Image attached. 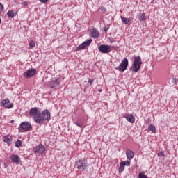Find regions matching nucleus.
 I'll return each mask as SVG.
<instances>
[{"instance_id":"nucleus-34","label":"nucleus","mask_w":178,"mask_h":178,"mask_svg":"<svg viewBox=\"0 0 178 178\" xmlns=\"http://www.w3.org/2000/svg\"><path fill=\"white\" fill-rule=\"evenodd\" d=\"M104 30L105 33H106V31H108V30H109V28L104 27Z\"/></svg>"},{"instance_id":"nucleus-18","label":"nucleus","mask_w":178,"mask_h":178,"mask_svg":"<svg viewBox=\"0 0 178 178\" xmlns=\"http://www.w3.org/2000/svg\"><path fill=\"white\" fill-rule=\"evenodd\" d=\"M3 141L8 143V145H10V143H12V137L9 138V136H5L3 137Z\"/></svg>"},{"instance_id":"nucleus-9","label":"nucleus","mask_w":178,"mask_h":178,"mask_svg":"<svg viewBox=\"0 0 178 178\" xmlns=\"http://www.w3.org/2000/svg\"><path fill=\"white\" fill-rule=\"evenodd\" d=\"M29 115L31 117L33 118L34 122H35V118H38V115H40L38 108H37V107L31 108L29 111Z\"/></svg>"},{"instance_id":"nucleus-29","label":"nucleus","mask_w":178,"mask_h":178,"mask_svg":"<svg viewBox=\"0 0 178 178\" xmlns=\"http://www.w3.org/2000/svg\"><path fill=\"white\" fill-rule=\"evenodd\" d=\"M99 9L100 10H102V12H105L106 10V8L104 6H100Z\"/></svg>"},{"instance_id":"nucleus-8","label":"nucleus","mask_w":178,"mask_h":178,"mask_svg":"<svg viewBox=\"0 0 178 178\" xmlns=\"http://www.w3.org/2000/svg\"><path fill=\"white\" fill-rule=\"evenodd\" d=\"M91 42H92V39H89L83 42L76 47V51H80L81 49H84L86 47H90V45H91Z\"/></svg>"},{"instance_id":"nucleus-28","label":"nucleus","mask_w":178,"mask_h":178,"mask_svg":"<svg viewBox=\"0 0 178 178\" xmlns=\"http://www.w3.org/2000/svg\"><path fill=\"white\" fill-rule=\"evenodd\" d=\"M158 156H165V153L163 152H160L158 153Z\"/></svg>"},{"instance_id":"nucleus-4","label":"nucleus","mask_w":178,"mask_h":178,"mask_svg":"<svg viewBox=\"0 0 178 178\" xmlns=\"http://www.w3.org/2000/svg\"><path fill=\"white\" fill-rule=\"evenodd\" d=\"M129 66V60L126 58L123 59L119 67H116L119 72H124Z\"/></svg>"},{"instance_id":"nucleus-10","label":"nucleus","mask_w":178,"mask_h":178,"mask_svg":"<svg viewBox=\"0 0 178 178\" xmlns=\"http://www.w3.org/2000/svg\"><path fill=\"white\" fill-rule=\"evenodd\" d=\"M20 127L24 131H30L31 130V124L29 122H24L20 124Z\"/></svg>"},{"instance_id":"nucleus-15","label":"nucleus","mask_w":178,"mask_h":178,"mask_svg":"<svg viewBox=\"0 0 178 178\" xmlns=\"http://www.w3.org/2000/svg\"><path fill=\"white\" fill-rule=\"evenodd\" d=\"M126 156L129 161H131V159L134 158V152H133V151H131V149H127Z\"/></svg>"},{"instance_id":"nucleus-5","label":"nucleus","mask_w":178,"mask_h":178,"mask_svg":"<svg viewBox=\"0 0 178 178\" xmlns=\"http://www.w3.org/2000/svg\"><path fill=\"white\" fill-rule=\"evenodd\" d=\"M98 49L99 52H102V54H109V52L112 51L111 46L105 44H101L99 46Z\"/></svg>"},{"instance_id":"nucleus-17","label":"nucleus","mask_w":178,"mask_h":178,"mask_svg":"<svg viewBox=\"0 0 178 178\" xmlns=\"http://www.w3.org/2000/svg\"><path fill=\"white\" fill-rule=\"evenodd\" d=\"M16 15H17V11H12V10H10L7 12L8 17H11V19L15 17V16H16Z\"/></svg>"},{"instance_id":"nucleus-30","label":"nucleus","mask_w":178,"mask_h":178,"mask_svg":"<svg viewBox=\"0 0 178 178\" xmlns=\"http://www.w3.org/2000/svg\"><path fill=\"white\" fill-rule=\"evenodd\" d=\"M88 83H89V84H92V83H94V79H90L88 80Z\"/></svg>"},{"instance_id":"nucleus-24","label":"nucleus","mask_w":178,"mask_h":178,"mask_svg":"<svg viewBox=\"0 0 178 178\" xmlns=\"http://www.w3.org/2000/svg\"><path fill=\"white\" fill-rule=\"evenodd\" d=\"M138 178H148V176L145 175V172H140L138 174Z\"/></svg>"},{"instance_id":"nucleus-23","label":"nucleus","mask_w":178,"mask_h":178,"mask_svg":"<svg viewBox=\"0 0 178 178\" xmlns=\"http://www.w3.org/2000/svg\"><path fill=\"white\" fill-rule=\"evenodd\" d=\"M15 145L17 147V148H20V147H22V140H17L15 143Z\"/></svg>"},{"instance_id":"nucleus-22","label":"nucleus","mask_w":178,"mask_h":178,"mask_svg":"<svg viewBox=\"0 0 178 178\" xmlns=\"http://www.w3.org/2000/svg\"><path fill=\"white\" fill-rule=\"evenodd\" d=\"M138 18L139 20H140V22H144V20H145V13H139L138 14Z\"/></svg>"},{"instance_id":"nucleus-1","label":"nucleus","mask_w":178,"mask_h":178,"mask_svg":"<svg viewBox=\"0 0 178 178\" xmlns=\"http://www.w3.org/2000/svg\"><path fill=\"white\" fill-rule=\"evenodd\" d=\"M35 123L41 124L42 122H49L51 120V112L49 110H44L39 113L35 118Z\"/></svg>"},{"instance_id":"nucleus-25","label":"nucleus","mask_w":178,"mask_h":178,"mask_svg":"<svg viewBox=\"0 0 178 178\" xmlns=\"http://www.w3.org/2000/svg\"><path fill=\"white\" fill-rule=\"evenodd\" d=\"M34 47H35V43L32 40L29 42V48L30 49H32V48H34Z\"/></svg>"},{"instance_id":"nucleus-6","label":"nucleus","mask_w":178,"mask_h":178,"mask_svg":"<svg viewBox=\"0 0 178 178\" xmlns=\"http://www.w3.org/2000/svg\"><path fill=\"white\" fill-rule=\"evenodd\" d=\"M35 73H37V70L35 69H29L25 73H24V77H25V79H31V77H34Z\"/></svg>"},{"instance_id":"nucleus-11","label":"nucleus","mask_w":178,"mask_h":178,"mask_svg":"<svg viewBox=\"0 0 178 178\" xmlns=\"http://www.w3.org/2000/svg\"><path fill=\"white\" fill-rule=\"evenodd\" d=\"M45 152V147L43 146L42 144H40L33 150L34 154H44Z\"/></svg>"},{"instance_id":"nucleus-7","label":"nucleus","mask_w":178,"mask_h":178,"mask_svg":"<svg viewBox=\"0 0 178 178\" xmlns=\"http://www.w3.org/2000/svg\"><path fill=\"white\" fill-rule=\"evenodd\" d=\"M60 81H62V80L59 78H53L50 81L51 88H56V87H59V86H60Z\"/></svg>"},{"instance_id":"nucleus-12","label":"nucleus","mask_w":178,"mask_h":178,"mask_svg":"<svg viewBox=\"0 0 178 178\" xmlns=\"http://www.w3.org/2000/svg\"><path fill=\"white\" fill-rule=\"evenodd\" d=\"M2 105L7 109H12V108H13V104L10 103V101L8 99L3 100Z\"/></svg>"},{"instance_id":"nucleus-13","label":"nucleus","mask_w":178,"mask_h":178,"mask_svg":"<svg viewBox=\"0 0 178 178\" xmlns=\"http://www.w3.org/2000/svg\"><path fill=\"white\" fill-rule=\"evenodd\" d=\"M90 35L92 38H98V37H99V32H98V30L95 29H91L90 31Z\"/></svg>"},{"instance_id":"nucleus-33","label":"nucleus","mask_w":178,"mask_h":178,"mask_svg":"<svg viewBox=\"0 0 178 178\" xmlns=\"http://www.w3.org/2000/svg\"><path fill=\"white\" fill-rule=\"evenodd\" d=\"M23 5H24V6H27V5H29V3L25 1L23 3Z\"/></svg>"},{"instance_id":"nucleus-31","label":"nucleus","mask_w":178,"mask_h":178,"mask_svg":"<svg viewBox=\"0 0 178 178\" xmlns=\"http://www.w3.org/2000/svg\"><path fill=\"white\" fill-rule=\"evenodd\" d=\"M40 2H41L42 3H47V2H48V0H39Z\"/></svg>"},{"instance_id":"nucleus-20","label":"nucleus","mask_w":178,"mask_h":178,"mask_svg":"<svg viewBox=\"0 0 178 178\" xmlns=\"http://www.w3.org/2000/svg\"><path fill=\"white\" fill-rule=\"evenodd\" d=\"M121 20L124 24H129L130 23V19L124 17H121Z\"/></svg>"},{"instance_id":"nucleus-21","label":"nucleus","mask_w":178,"mask_h":178,"mask_svg":"<svg viewBox=\"0 0 178 178\" xmlns=\"http://www.w3.org/2000/svg\"><path fill=\"white\" fill-rule=\"evenodd\" d=\"M124 163L121 162L120 163V167L118 168V172L119 173H122V172H123V170H124Z\"/></svg>"},{"instance_id":"nucleus-26","label":"nucleus","mask_w":178,"mask_h":178,"mask_svg":"<svg viewBox=\"0 0 178 178\" xmlns=\"http://www.w3.org/2000/svg\"><path fill=\"white\" fill-rule=\"evenodd\" d=\"M74 124L78 126V127H80L81 129H83V127H84V124H81L80 122H74Z\"/></svg>"},{"instance_id":"nucleus-32","label":"nucleus","mask_w":178,"mask_h":178,"mask_svg":"<svg viewBox=\"0 0 178 178\" xmlns=\"http://www.w3.org/2000/svg\"><path fill=\"white\" fill-rule=\"evenodd\" d=\"M3 9V5L0 3V10H2Z\"/></svg>"},{"instance_id":"nucleus-35","label":"nucleus","mask_w":178,"mask_h":178,"mask_svg":"<svg viewBox=\"0 0 178 178\" xmlns=\"http://www.w3.org/2000/svg\"><path fill=\"white\" fill-rule=\"evenodd\" d=\"M2 23V19L0 18V24Z\"/></svg>"},{"instance_id":"nucleus-3","label":"nucleus","mask_w":178,"mask_h":178,"mask_svg":"<svg viewBox=\"0 0 178 178\" xmlns=\"http://www.w3.org/2000/svg\"><path fill=\"white\" fill-rule=\"evenodd\" d=\"M74 168L76 169H79L82 170V172H84L87 168H88V165L87 164V160L86 159H79L76 162V164L74 165Z\"/></svg>"},{"instance_id":"nucleus-19","label":"nucleus","mask_w":178,"mask_h":178,"mask_svg":"<svg viewBox=\"0 0 178 178\" xmlns=\"http://www.w3.org/2000/svg\"><path fill=\"white\" fill-rule=\"evenodd\" d=\"M149 131H152L153 133H156V128L155 127V125L150 124L148 127Z\"/></svg>"},{"instance_id":"nucleus-2","label":"nucleus","mask_w":178,"mask_h":178,"mask_svg":"<svg viewBox=\"0 0 178 178\" xmlns=\"http://www.w3.org/2000/svg\"><path fill=\"white\" fill-rule=\"evenodd\" d=\"M134 61L132 66L130 68L131 72H138L141 69V65H143V61H141V57L140 56H134Z\"/></svg>"},{"instance_id":"nucleus-16","label":"nucleus","mask_w":178,"mask_h":178,"mask_svg":"<svg viewBox=\"0 0 178 178\" xmlns=\"http://www.w3.org/2000/svg\"><path fill=\"white\" fill-rule=\"evenodd\" d=\"M125 118L127 122H129V123H134V122H136V118H134V116L131 114H127L125 116Z\"/></svg>"},{"instance_id":"nucleus-27","label":"nucleus","mask_w":178,"mask_h":178,"mask_svg":"<svg viewBox=\"0 0 178 178\" xmlns=\"http://www.w3.org/2000/svg\"><path fill=\"white\" fill-rule=\"evenodd\" d=\"M122 163L124 164V166H130V161H125Z\"/></svg>"},{"instance_id":"nucleus-14","label":"nucleus","mask_w":178,"mask_h":178,"mask_svg":"<svg viewBox=\"0 0 178 178\" xmlns=\"http://www.w3.org/2000/svg\"><path fill=\"white\" fill-rule=\"evenodd\" d=\"M10 159L12 162L16 163V165H19V163H20V157L17 156V154H13L10 156Z\"/></svg>"}]
</instances>
